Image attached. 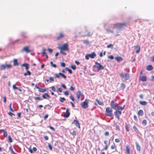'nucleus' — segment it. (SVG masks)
<instances>
[{
  "instance_id": "nucleus-1",
  "label": "nucleus",
  "mask_w": 154,
  "mask_h": 154,
  "mask_svg": "<svg viewBox=\"0 0 154 154\" xmlns=\"http://www.w3.org/2000/svg\"><path fill=\"white\" fill-rule=\"evenodd\" d=\"M58 49L60 50V53L63 55H66V53L64 52V51H69V48L68 47V45L67 43H66L63 44L61 46L58 47Z\"/></svg>"
},
{
  "instance_id": "nucleus-2",
  "label": "nucleus",
  "mask_w": 154,
  "mask_h": 154,
  "mask_svg": "<svg viewBox=\"0 0 154 154\" xmlns=\"http://www.w3.org/2000/svg\"><path fill=\"white\" fill-rule=\"evenodd\" d=\"M125 105L123 106H119L118 109H116V111L114 112V114L116 118L118 119H120V116L122 114V111L125 108Z\"/></svg>"
},
{
  "instance_id": "nucleus-3",
  "label": "nucleus",
  "mask_w": 154,
  "mask_h": 154,
  "mask_svg": "<svg viewBox=\"0 0 154 154\" xmlns=\"http://www.w3.org/2000/svg\"><path fill=\"white\" fill-rule=\"evenodd\" d=\"M112 112L113 110L112 108L109 107H108L106 108L105 114L108 116H113Z\"/></svg>"
},
{
  "instance_id": "nucleus-4",
  "label": "nucleus",
  "mask_w": 154,
  "mask_h": 154,
  "mask_svg": "<svg viewBox=\"0 0 154 154\" xmlns=\"http://www.w3.org/2000/svg\"><path fill=\"white\" fill-rule=\"evenodd\" d=\"M89 100L86 99L85 100L82 102L80 103V105L81 107L84 109H86L88 107V103L89 102Z\"/></svg>"
},
{
  "instance_id": "nucleus-5",
  "label": "nucleus",
  "mask_w": 154,
  "mask_h": 154,
  "mask_svg": "<svg viewBox=\"0 0 154 154\" xmlns=\"http://www.w3.org/2000/svg\"><path fill=\"white\" fill-rule=\"evenodd\" d=\"M119 75L121 78L124 79L125 80H128L130 78V75L127 73L121 72Z\"/></svg>"
},
{
  "instance_id": "nucleus-6",
  "label": "nucleus",
  "mask_w": 154,
  "mask_h": 154,
  "mask_svg": "<svg viewBox=\"0 0 154 154\" xmlns=\"http://www.w3.org/2000/svg\"><path fill=\"white\" fill-rule=\"evenodd\" d=\"M110 105L111 108L113 109H117L119 107L118 104L116 102H114L113 100L111 101L110 103Z\"/></svg>"
},
{
  "instance_id": "nucleus-7",
  "label": "nucleus",
  "mask_w": 154,
  "mask_h": 154,
  "mask_svg": "<svg viewBox=\"0 0 154 154\" xmlns=\"http://www.w3.org/2000/svg\"><path fill=\"white\" fill-rule=\"evenodd\" d=\"M96 56V54L95 52H93L91 54H87L85 55V57L86 60H88L89 58H94Z\"/></svg>"
},
{
  "instance_id": "nucleus-8",
  "label": "nucleus",
  "mask_w": 154,
  "mask_h": 154,
  "mask_svg": "<svg viewBox=\"0 0 154 154\" xmlns=\"http://www.w3.org/2000/svg\"><path fill=\"white\" fill-rule=\"evenodd\" d=\"M95 65L94 66V67H96L97 68L98 71H100L101 70L103 69H104V67L103 66L100 64L98 63L97 62H95Z\"/></svg>"
},
{
  "instance_id": "nucleus-9",
  "label": "nucleus",
  "mask_w": 154,
  "mask_h": 154,
  "mask_svg": "<svg viewBox=\"0 0 154 154\" xmlns=\"http://www.w3.org/2000/svg\"><path fill=\"white\" fill-rule=\"evenodd\" d=\"M126 25V23H118L115 24L116 26L118 28H122L124 26H125Z\"/></svg>"
},
{
  "instance_id": "nucleus-10",
  "label": "nucleus",
  "mask_w": 154,
  "mask_h": 154,
  "mask_svg": "<svg viewBox=\"0 0 154 154\" xmlns=\"http://www.w3.org/2000/svg\"><path fill=\"white\" fill-rule=\"evenodd\" d=\"M54 75L58 79H59L60 78V76H61L65 79H66V76L64 74L60 72L58 74H54Z\"/></svg>"
},
{
  "instance_id": "nucleus-11",
  "label": "nucleus",
  "mask_w": 154,
  "mask_h": 154,
  "mask_svg": "<svg viewBox=\"0 0 154 154\" xmlns=\"http://www.w3.org/2000/svg\"><path fill=\"white\" fill-rule=\"evenodd\" d=\"M76 95L77 99L78 100H79L80 97H82L83 95V94L80 91H78L77 92Z\"/></svg>"
},
{
  "instance_id": "nucleus-12",
  "label": "nucleus",
  "mask_w": 154,
  "mask_h": 154,
  "mask_svg": "<svg viewBox=\"0 0 154 154\" xmlns=\"http://www.w3.org/2000/svg\"><path fill=\"white\" fill-rule=\"evenodd\" d=\"M22 51H25L26 53H28L32 51L30 50L29 49V47L27 46L24 47L22 50Z\"/></svg>"
},
{
  "instance_id": "nucleus-13",
  "label": "nucleus",
  "mask_w": 154,
  "mask_h": 154,
  "mask_svg": "<svg viewBox=\"0 0 154 154\" xmlns=\"http://www.w3.org/2000/svg\"><path fill=\"white\" fill-rule=\"evenodd\" d=\"M65 36V35L63 32H60L59 33V36L56 38V40H58L60 39L64 38Z\"/></svg>"
},
{
  "instance_id": "nucleus-14",
  "label": "nucleus",
  "mask_w": 154,
  "mask_h": 154,
  "mask_svg": "<svg viewBox=\"0 0 154 154\" xmlns=\"http://www.w3.org/2000/svg\"><path fill=\"white\" fill-rule=\"evenodd\" d=\"M70 115V113L69 112V110L67 108L66 109L65 113L64 115L63 116L64 118H68L69 117Z\"/></svg>"
},
{
  "instance_id": "nucleus-15",
  "label": "nucleus",
  "mask_w": 154,
  "mask_h": 154,
  "mask_svg": "<svg viewBox=\"0 0 154 154\" xmlns=\"http://www.w3.org/2000/svg\"><path fill=\"white\" fill-rule=\"evenodd\" d=\"M73 123H74L76 126L79 128H80L79 123L78 120H74Z\"/></svg>"
},
{
  "instance_id": "nucleus-16",
  "label": "nucleus",
  "mask_w": 154,
  "mask_h": 154,
  "mask_svg": "<svg viewBox=\"0 0 154 154\" xmlns=\"http://www.w3.org/2000/svg\"><path fill=\"white\" fill-rule=\"evenodd\" d=\"M139 80L143 82H145L147 80L146 77V76H143L139 77Z\"/></svg>"
},
{
  "instance_id": "nucleus-17",
  "label": "nucleus",
  "mask_w": 154,
  "mask_h": 154,
  "mask_svg": "<svg viewBox=\"0 0 154 154\" xmlns=\"http://www.w3.org/2000/svg\"><path fill=\"white\" fill-rule=\"evenodd\" d=\"M134 49L136 50V52L138 54L140 51V47L139 45H137L134 46Z\"/></svg>"
},
{
  "instance_id": "nucleus-18",
  "label": "nucleus",
  "mask_w": 154,
  "mask_h": 154,
  "mask_svg": "<svg viewBox=\"0 0 154 154\" xmlns=\"http://www.w3.org/2000/svg\"><path fill=\"white\" fill-rule=\"evenodd\" d=\"M104 144L105 145L104 149L105 150H107L108 148V146L109 144V143H108V142L107 140H105L104 141Z\"/></svg>"
},
{
  "instance_id": "nucleus-19",
  "label": "nucleus",
  "mask_w": 154,
  "mask_h": 154,
  "mask_svg": "<svg viewBox=\"0 0 154 154\" xmlns=\"http://www.w3.org/2000/svg\"><path fill=\"white\" fill-rule=\"evenodd\" d=\"M42 97L44 99H47L50 97V96L47 93H45L42 95Z\"/></svg>"
},
{
  "instance_id": "nucleus-20",
  "label": "nucleus",
  "mask_w": 154,
  "mask_h": 154,
  "mask_svg": "<svg viewBox=\"0 0 154 154\" xmlns=\"http://www.w3.org/2000/svg\"><path fill=\"white\" fill-rule=\"evenodd\" d=\"M21 66L25 67V69L27 70H28L29 67V65L26 63H24L22 64Z\"/></svg>"
},
{
  "instance_id": "nucleus-21",
  "label": "nucleus",
  "mask_w": 154,
  "mask_h": 154,
  "mask_svg": "<svg viewBox=\"0 0 154 154\" xmlns=\"http://www.w3.org/2000/svg\"><path fill=\"white\" fill-rule=\"evenodd\" d=\"M136 149L137 151L140 152L141 150V147L139 145V144L137 143H136Z\"/></svg>"
},
{
  "instance_id": "nucleus-22",
  "label": "nucleus",
  "mask_w": 154,
  "mask_h": 154,
  "mask_svg": "<svg viewBox=\"0 0 154 154\" xmlns=\"http://www.w3.org/2000/svg\"><path fill=\"white\" fill-rule=\"evenodd\" d=\"M115 59L118 62L122 61L123 60V59L121 57H115Z\"/></svg>"
},
{
  "instance_id": "nucleus-23",
  "label": "nucleus",
  "mask_w": 154,
  "mask_h": 154,
  "mask_svg": "<svg viewBox=\"0 0 154 154\" xmlns=\"http://www.w3.org/2000/svg\"><path fill=\"white\" fill-rule=\"evenodd\" d=\"M153 69L152 66L151 65H149L147 66L146 69L148 71H151Z\"/></svg>"
},
{
  "instance_id": "nucleus-24",
  "label": "nucleus",
  "mask_w": 154,
  "mask_h": 154,
  "mask_svg": "<svg viewBox=\"0 0 154 154\" xmlns=\"http://www.w3.org/2000/svg\"><path fill=\"white\" fill-rule=\"evenodd\" d=\"M14 65V66H18L19 64L18 63L17 60L16 59H15L13 60Z\"/></svg>"
},
{
  "instance_id": "nucleus-25",
  "label": "nucleus",
  "mask_w": 154,
  "mask_h": 154,
  "mask_svg": "<svg viewBox=\"0 0 154 154\" xmlns=\"http://www.w3.org/2000/svg\"><path fill=\"white\" fill-rule=\"evenodd\" d=\"M126 154H130V147L128 146H126Z\"/></svg>"
},
{
  "instance_id": "nucleus-26",
  "label": "nucleus",
  "mask_w": 154,
  "mask_h": 154,
  "mask_svg": "<svg viewBox=\"0 0 154 154\" xmlns=\"http://www.w3.org/2000/svg\"><path fill=\"white\" fill-rule=\"evenodd\" d=\"M137 114L138 115L140 116H143V112L142 110L140 109V110L137 113Z\"/></svg>"
},
{
  "instance_id": "nucleus-27",
  "label": "nucleus",
  "mask_w": 154,
  "mask_h": 154,
  "mask_svg": "<svg viewBox=\"0 0 154 154\" xmlns=\"http://www.w3.org/2000/svg\"><path fill=\"white\" fill-rule=\"evenodd\" d=\"M110 148L112 149H115L116 151L117 150L116 147L114 143H113V144L111 146Z\"/></svg>"
},
{
  "instance_id": "nucleus-28",
  "label": "nucleus",
  "mask_w": 154,
  "mask_h": 154,
  "mask_svg": "<svg viewBox=\"0 0 154 154\" xmlns=\"http://www.w3.org/2000/svg\"><path fill=\"white\" fill-rule=\"evenodd\" d=\"M139 103L142 105H146L147 104V102L145 101H140Z\"/></svg>"
},
{
  "instance_id": "nucleus-29",
  "label": "nucleus",
  "mask_w": 154,
  "mask_h": 154,
  "mask_svg": "<svg viewBox=\"0 0 154 154\" xmlns=\"http://www.w3.org/2000/svg\"><path fill=\"white\" fill-rule=\"evenodd\" d=\"M6 68V66L5 65L2 64V65L0 67V70H3L5 69Z\"/></svg>"
},
{
  "instance_id": "nucleus-30",
  "label": "nucleus",
  "mask_w": 154,
  "mask_h": 154,
  "mask_svg": "<svg viewBox=\"0 0 154 154\" xmlns=\"http://www.w3.org/2000/svg\"><path fill=\"white\" fill-rule=\"evenodd\" d=\"M86 32H87V33L85 35V36L89 37L92 34V33L91 32L88 31H86Z\"/></svg>"
},
{
  "instance_id": "nucleus-31",
  "label": "nucleus",
  "mask_w": 154,
  "mask_h": 154,
  "mask_svg": "<svg viewBox=\"0 0 154 154\" xmlns=\"http://www.w3.org/2000/svg\"><path fill=\"white\" fill-rule=\"evenodd\" d=\"M1 131H3V135L5 137H6L7 136V132L5 131L4 129H2L1 130Z\"/></svg>"
},
{
  "instance_id": "nucleus-32",
  "label": "nucleus",
  "mask_w": 154,
  "mask_h": 154,
  "mask_svg": "<svg viewBox=\"0 0 154 154\" xmlns=\"http://www.w3.org/2000/svg\"><path fill=\"white\" fill-rule=\"evenodd\" d=\"M133 128L134 129L135 131L138 134L139 133V131L135 126H134L133 127Z\"/></svg>"
},
{
  "instance_id": "nucleus-33",
  "label": "nucleus",
  "mask_w": 154,
  "mask_h": 154,
  "mask_svg": "<svg viewBox=\"0 0 154 154\" xmlns=\"http://www.w3.org/2000/svg\"><path fill=\"white\" fill-rule=\"evenodd\" d=\"M9 109L12 112H14V111L15 109L14 107L13 106L14 109H13L11 107V103L9 106Z\"/></svg>"
},
{
  "instance_id": "nucleus-34",
  "label": "nucleus",
  "mask_w": 154,
  "mask_h": 154,
  "mask_svg": "<svg viewBox=\"0 0 154 154\" xmlns=\"http://www.w3.org/2000/svg\"><path fill=\"white\" fill-rule=\"evenodd\" d=\"M47 89L46 88H44L43 89H41L40 88V90H39V91L41 92H44L46 91H47Z\"/></svg>"
},
{
  "instance_id": "nucleus-35",
  "label": "nucleus",
  "mask_w": 154,
  "mask_h": 154,
  "mask_svg": "<svg viewBox=\"0 0 154 154\" xmlns=\"http://www.w3.org/2000/svg\"><path fill=\"white\" fill-rule=\"evenodd\" d=\"M34 99L36 101L37 100H42L39 97H34Z\"/></svg>"
},
{
  "instance_id": "nucleus-36",
  "label": "nucleus",
  "mask_w": 154,
  "mask_h": 154,
  "mask_svg": "<svg viewBox=\"0 0 154 154\" xmlns=\"http://www.w3.org/2000/svg\"><path fill=\"white\" fill-rule=\"evenodd\" d=\"M96 100L98 104L100 105H103V102H100L99 101V100L97 99H96Z\"/></svg>"
},
{
  "instance_id": "nucleus-37",
  "label": "nucleus",
  "mask_w": 154,
  "mask_h": 154,
  "mask_svg": "<svg viewBox=\"0 0 154 154\" xmlns=\"http://www.w3.org/2000/svg\"><path fill=\"white\" fill-rule=\"evenodd\" d=\"M13 141L12 139L10 136H9L8 137V142L9 143H11Z\"/></svg>"
},
{
  "instance_id": "nucleus-38",
  "label": "nucleus",
  "mask_w": 154,
  "mask_h": 154,
  "mask_svg": "<svg viewBox=\"0 0 154 154\" xmlns=\"http://www.w3.org/2000/svg\"><path fill=\"white\" fill-rule=\"evenodd\" d=\"M60 100L61 102H63L66 100V99L64 97H60Z\"/></svg>"
},
{
  "instance_id": "nucleus-39",
  "label": "nucleus",
  "mask_w": 154,
  "mask_h": 154,
  "mask_svg": "<svg viewBox=\"0 0 154 154\" xmlns=\"http://www.w3.org/2000/svg\"><path fill=\"white\" fill-rule=\"evenodd\" d=\"M9 150L11 151L12 153L13 154H18L15 153L13 150L11 146H10L9 148Z\"/></svg>"
},
{
  "instance_id": "nucleus-40",
  "label": "nucleus",
  "mask_w": 154,
  "mask_h": 154,
  "mask_svg": "<svg viewBox=\"0 0 154 154\" xmlns=\"http://www.w3.org/2000/svg\"><path fill=\"white\" fill-rule=\"evenodd\" d=\"M142 124L143 125H146L147 124V121L145 119H144L143 120Z\"/></svg>"
},
{
  "instance_id": "nucleus-41",
  "label": "nucleus",
  "mask_w": 154,
  "mask_h": 154,
  "mask_svg": "<svg viewBox=\"0 0 154 154\" xmlns=\"http://www.w3.org/2000/svg\"><path fill=\"white\" fill-rule=\"evenodd\" d=\"M16 85H17V84H15L13 85L12 88H13V89L16 90V89H18V87H17L16 86Z\"/></svg>"
},
{
  "instance_id": "nucleus-42",
  "label": "nucleus",
  "mask_w": 154,
  "mask_h": 154,
  "mask_svg": "<svg viewBox=\"0 0 154 154\" xmlns=\"http://www.w3.org/2000/svg\"><path fill=\"white\" fill-rule=\"evenodd\" d=\"M113 46V45L112 44H109L107 46V48H112Z\"/></svg>"
},
{
  "instance_id": "nucleus-43",
  "label": "nucleus",
  "mask_w": 154,
  "mask_h": 154,
  "mask_svg": "<svg viewBox=\"0 0 154 154\" xmlns=\"http://www.w3.org/2000/svg\"><path fill=\"white\" fill-rule=\"evenodd\" d=\"M125 87V84L122 83L121 85V88L122 90H124Z\"/></svg>"
},
{
  "instance_id": "nucleus-44",
  "label": "nucleus",
  "mask_w": 154,
  "mask_h": 154,
  "mask_svg": "<svg viewBox=\"0 0 154 154\" xmlns=\"http://www.w3.org/2000/svg\"><path fill=\"white\" fill-rule=\"evenodd\" d=\"M83 42L86 44H89V42L88 40H84L83 41Z\"/></svg>"
},
{
  "instance_id": "nucleus-45",
  "label": "nucleus",
  "mask_w": 154,
  "mask_h": 154,
  "mask_svg": "<svg viewBox=\"0 0 154 154\" xmlns=\"http://www.w3.org/2000/svg\"><path fill=\"white\" fill-rule=\"evenodd\" d=\"M106 30L108 32H110L112 33H113L114 32L113 30H110L108 29H106Z\"/></svg>"
},
{
  "instance_id": "nucleus-46",
  "label": "nucleus",
  "mask_w": 154,
  "mask_h": 154,
  "mask_svg": "<svg viewBox=\"0 0 154 154\" xmlns=\"http://www.w3.org/2000/svg\"><path fill=\"white\" fill-rule=\"evenodd\" d=\"M125 128L126 130L128 131L129 132V127L127 125H125Z\"/></svg>"
},
{
  "instance_id": "nucleus-47",
  "label": "nucleus",
  "mask_w": 154,
  "mask_h": 154,
  "mask_svg": "<svg viewBox=\"0 0 154 154\" xmlns=\"http://www.w3.org/2000/svg\"><path fill=\"white\" fill-rule=\"evenodd\" d=\"M65 69L68 70V72H69V73L70 74H71L72 73V72L70 69H69V68H68L67 67H66Z\"/></svg>"
},
{
  "instance_id": "nucleus-48",
  "label": "nucleus",
  "mask_w": 154,
  "mask_h": 154,
  "mask_svg": "<svg viewBox=\"0 0 154 154\" xmlns=\"http://www.w3.org/2000/svg\"><path fill=\"white\" fill-rule=\"evenodd\" d=\"M6 68H11L12 67V66L11 64H6Z\"/></svg>"
},
{
  "instance_id": "nucleus-49",
  "label": "nucleus",
  "mask_w": 154,
  "mask_h": 154,
  "mask_svg": "<svg viewBox=\"0 0 154 154\" xmlns=\"http://www.w3.org/2000/svg\"><path fill=\"white\" fill-rule=\"evenodd\" d=\"M50 64L51 65L54 67L56 68L57 67V65L56 64H54L53 62L52 61L51 62Z\"/></svg>"
},
{
  "instance_id": "nucleus-50",
  "label": "nucleus",
  "mask_w": 154,
  "mask_h": 154,
  "mask_svg": "<svg viewBox=\"0 0 154 154\" xmlns=\"http://www.w3.org/2000/svg\"><path fill=\"white\" fill-rule=\"evenodd\" d=\"M71 68L72 69H73L74 70L76 69V67L74 65H72L71 66Z\"/></svg>"
},
{
  "instance_id": "nucleus-51",
  "label": "nucleus",
  "mask_w": 154,
  "mask_h": 154,
  "mask_svg": "<svg viewBox=\"0 0 154 154\" xmlns=\"http://www.w3.org/2000/svg\"><path fill=\"white\" fill-rule=\"evenodd\" d=\"M22 36L24 38H28L27 36L25 33H23V34L22 35Z\"/></svg>"
},
{
  "instance_id": "nucleus-52",
  "label": "nucleus",
  "mask_w": 154,
  "mask_h": 154,
  "mask_svg": "<svg viewBox=\"0 0 154 154\" xmlns=\"http://www.w3.org/2000/svg\"><path fill=\"white\" fill-rule=\"evenodd\" d=\"M60 65L63 67H65L66 66L65 63L64 62H61L60 63Z\"/></svg>"
},
{
  "instance_id": "nucleus-53",
  "label": "nucleus",
  "mask_w": 154,
  "mask_h": 154,
  "mask_svg": "<svg viewBox=\"0 0 154 154\" xmlns=\"http://www.w3.org/2000/svg\"><path fill=\"white\" fill-rule=\"evenodd\" d=\"M46 50L45 49H43L42 54H44L46 55Z\"/></svg>"
},
{
  "instance_id": "nucleus-54",
  "label": "nucleus",
  "mask_w": 154,
  "mask_h": 154,
  "mask_svg": "<svg viewBox=\"0 0 154 154\" xmlns=\"http://www.w3.org/2000/svg\"><path fill=\"white\" fill-rule=\"evenodd\" d=\"M108 58L111 60H113L114 58L113 56L112 55L108 56Z\"/></svg>"
},
{
  "instance_id": "nucleus-55",
  "label": "nucleus",
  "mask_w": 154,
  "mask_h": 154,
  "mask_svg": "<svg viewBox=\"0 0 154 154\" xmlns=\"http://www.w3.org/2000/svg\"><path fill=\"white\" fill-rule=\"evenodd\" d=\"M71 134L74 136H75L76 135V132L75 131H73L72 133H71Z\"/></svg>"
},
{
  "instance_id": "nucleus-56",
  "label": "nucleus",
  "mask_w": 154,
  "mask_h": 154,
  "mask_svg": "<svg viewBox=\"0 0 154 154\" xmlns=\"http://www.w3.org/2000/svg\"><path fill=\"white\" fill-rule=\"evenodd\" d=\"M109 135V133L108 131H106L104 133V135L106 136H108Z\"/></svg>"
},
{
  "instance_id": "nucleus-57",
  "label": "nucleus",
  "mask_w": 154,
  "mask_h": 154,
  "mask_svg": "<svg viewBox=\"0 0 154 154\" xmlns=\"http://www.w3.org/2000/svg\"><path fill=\"white\" fill-rule=\"evenodd\" d=\"M70 98L72 101H74L75 99L74 97L72 95H70L69 97Z\"/></svg>"
},
{
  "instance_id": "nucleus-58",
  "label": "nucleus",
  "mask_w": 154,
  "mask_h": 154,
  "mask_svg": "<svg viewBox=\"0 0 154 154\" xmlns=\"http://www.w3.org/2000/svg\"><path fill=\"white\" fill-rule=\"evenodd\" d=\"M3 101L4 103H5L6 102V96H4L3 97Z\"/></svg>"
},
{
  "instance_id": "nucleus-59",
  "label": "nucleus",
  "mask_w": 154,
  "mask_h": 154,
  "mask_svg": "<svg viewBox=\"0 0 154 154\" xmlns=\"http://www.w3.org/2000/svg\"><path fill=\"white\" fill-rule=\"evenodd\" d=\"M58 91L60 92H62V89L60 88H58Z\"/></svg>"
},
{
  "instance_id": "nucleus-60",
  "label": "nucleus",
  "mask_w": 154,
  "mask_h": 154,
  "mask_svg": "<svg viewBox=\"0 0 154 154\" xmlns=\"http://www.w3.org/2000/svg\"><path fill=\"white\" fill-rule=\"evenodd\" d=\"M64 94L66 96H68L69 95V92L67 91H65L64 92Z\"/></svg>"
},
{
  "instance_id": "nucleus-61",
  "label": "nucleus",
  "mask_w": 154,
  "mask_h": 154,
  "mask_svg": "<svg viewBox=\"0 0 154 154\" xmlns=\"http://www.w3.org/2000/svg\"><path fill=\"white\" fill-rule=\"evenodd\" d=\"M44 137L45 139L46 140H48V137L47 136H45Z\"/></svg>"
},
{
  "instance_id": "nucleus-62",
  "label": "nucleus",
  "mask_w": 154,
  "mask_h": 154,
  "mask_svg": "<svg viewBox=\"0 0 154 154\" xmlns=\"http://www.w3.org/2000/svg\"><path fill=\"white\" fill-rule=\"evenodd\" d=\"M134 118L135 120L136 121H137V116L136 115H134Z\"/></svg>"
},
{
  "instance_id": "nucleus-63",
  "label": "nucleus",
  "mask_w": 154,
  "mask_h": 154,
  "mask_svg": "<svg viewBox=\"0 0 154 154\" xmlns=\"http://www.w3.org/2000/svg\"><path fill=\"white\" fill-rule=\"evenodd\" d=\"M21 112H19V113H17V116L18 117V118H20V116H21Z\"/></svg>"
},
{
  "instance_id": "nucleus-64",
  "label": "nucleus",
  "mask_w": 154,
  "mask_h": 154,
  "mask_svg": "<svg viewBox=\"0 0 154 154\" xmlns=\"http://www.w3.org/2000/svg\"><path fill=\"white\" fill-rule=\"evenodd\" d=\"M48 147L51 150H52V146H51L50 144H48Z\"/></svg>"
}]
</instances>
